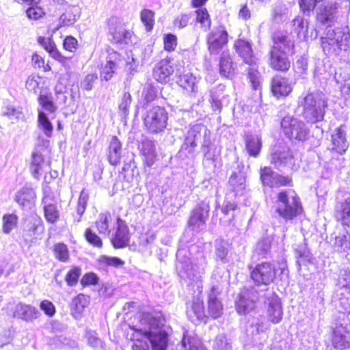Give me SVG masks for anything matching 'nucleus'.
I'll use <instances>...</instances> for the list:
<instances>
[{"label":"nucleus","mask_w":350,"mask_h":350,"mask_svg":"<svg viewBox=\"0 0 350 350\" xmlns=\"http://www.w3.org/2000/svg\"><path fill=\"white\" fill-rule=\"evenodd\" d=\"M133 350H166L170 327L160 312H143L139 321L129 327Z\"/></svg>","instance_id":"obj_1"},{"label":"nucleus","mask_w":350,"mask_h":350,"mask_svg":"<svg viewBox=\"0 0 350 350\" xmlns=\"http://www.w3.org/2000/svg\"><path fill=\"white\" fill-rule=\"evenodd\" d=\"M350 45L349 27L344 23H328L321 38L323 53L329 57H342Z\"/></svg>","instance_id":"obj_2"},{"label":"nucleus","mask_w":350,"mask_h":350,"mask_svg":"<svg viewBox=\"0 0 350 350\" xmlns=\"http://www.w3.org/2000/svg\"><path fill=\"white\" fill-rule=\"evenodd\" d=\"M201 143V150L204 154L206 163H213L215 157L217 148L211 139V131L202 124H194L187 131L182 149L185 150L190 154H193L198 143Z\"/></svg>","instance_id":"obj_3"},{"label":"nucleus","mask_w":350,"mask_h":350,"mask_svg":"<svg viewBox=\"0 0 350 350\" xmlns=\"http://www.w3.org/2000/svg\"><path fill=\"white\" fill-rule=\"evenodd\" d=\"M299 105L303 107V116L308 122L322 121L327 107V99L319 92H308L299 97Z\"/></svg>","instance_id":"obj_4"},{"label":"nucleus","mask_w":350,"mask_h":350,"mask_svg":"<svg viewBox=\"0 0 350 350\" xmlns=\"http://www.w3.org/2000/svg\"><path fill=\"white\" fill-rule=\"evenodd\" d=\"M275 205V211L286 220L293 219L302 212L299 197L291 189L279 192Z\"/></svg>","instance_id":"obj_5"},{"label":"nucleus","mask_w":350,"mask_h":350,"mask_svg":"<svg viewBox=\"0 0 350 350\" xmlns=\"http://www.w3.org/2000/svg\"><path fill=\"white\" fill-rule=\"evenodd\" d=\"M186 253L187 251L183 249L177 251L176 265L177 272L183 280L188 282L189 284L196 283L199 288L200 279L204 273V267L198 264H193L186 256Z\"/></svg>","instance_id":"obj_6"},{"label":"nucleus","mask_w":350,"mask_h":350,"mask_svg":"<svg viewBox=\"0 0 350 350\" xmlns=\"http://www.w3.org/2000/svg\"><path fill=\"white\" fill-rule=\"evenodd\" d=\"M234 49L243 61L252 66L248 71V78L252 88L258 90L260 87L261 79L259 72L254 68L258 59L254 55L251 43L249 41L239 39L235 42Z\"/></svg>","instance_id":"obj_7"},{"label":"nucleus","mask_w":350,"mask_h":350,"mask_svg":"<svg viewBox=\"0 0 350 350\" xmlns=\"http://www.w3.org/2000/svg\"><path fill=\"white\" fill-rule=\"evenodd\" d=\"M271 162L280 171H297L299 167L300 159L297 153L288 148L276 149L271 156Z\"/></svg>","instance_id":"obj_8"},{"label":"nucleus","mask_w":350,"mask_h":350,"mask_svg":"<svg viewBox=\"0 0 350 350\" xmlns=\"http://www.w3.org/2000/svg\"><path fill=\"white\" fill-rule=\"evenodd\" d=\"M167 119V113L165 109L154 106L147 109L144 123L149 132L157 133L163 131L166 127Z\"/></svg>","instance_id":"obj_9"},{"label":"nucleus","mask_w":350,"mask_h":350,"mask_svg":"<svg viewBox=\"0 0 350 350\" xmlns=\"http://www.w3.org/2000/svg\"><path fill=\"white\" fill-rule=\"evenodd\" d=\"M281 127L284 135L290 139L304 141L308 135V129L305 123L291 116L283 118Z\"/></svg>","instance_id":"obj_10"},{"label":"nucleus","mask_w":350,"mask_h":350,"mask_svg":"<svg viewBox=\"0 0 350 350\" xmlns=\"http://www.w3.org/2000/svg\"><path fill=\"white\" fill-rule=\"evenodd\" d=\"M210 203L206 199L198 203L191 213L188 221L189 228L193 232H199L206 228L209 216Z\"/></svg>","instance_id":"obj_11"},{"label":"nucleus","mask_w":350,"mask_h":350,"mask_svg":"<svg viewBox=\"0 0 350 350\" xmlns=\"http://www.w3.org/2000/svg\"><path fill=\"white\" fill-rule=\"evenodd\" d=\"M260 295L255 287L241 289L235 301L237 311L242 314L252 311Z\"/></svg>","instance_id":"obj_12"},{"label":"nucleus","mask_w":350,"mask_h":350,"mask_svg":"<svg viewBox=\"0 0 350 350\" xmlns=\"http://www.w3.org/2000/svg\"><path fill=\"white\" fill-rule=\"evenodd\" d=\"M275 267L269 262L258 264L251 272V277L257 284L268 286L271 284L276 275Z\"/></svg>","instance_id":"obj_13"},{"label":"nucleus","mask_w":350,"mask_h":350,"mask_svg":"<svg viewBox=\"0 0 350 350\" xmlns=\"http://www.w3.org/2000/svg\"><path fill=\"white\" fill-rule=\"evenodd\" d=\"M207 43L211 54H217L224 50L228 43V33L222 25L213 27L207 37Z\"/></svg>","instance_id":"obj_14"},{"label":"nucleus","mask_w":350,"mask_h":350,"mask_svg":"<svg viewBox=\"0 0 350 350\" xmlns=\"http://www.w3.org/2000/svg\"><path fill=\"white\" fill-rule=\"evenodd\" d=\"M221 292L219 284L213 285L208 292V312L213 319L219 318L223 313V305L219 298Z\"/></svg>","instance_id":"obj_15"},{"label":"nucleus","mask_w":350,"mask_h":350,"mask_svg":"<svg viewBox=\"0 0 350 350\" xmlns=\"http://www.w3.org/2000/svg\"><path fill=\"white\" fill-rule=\"evenodd\" d=\"M107 53L106 64L100 71V77L105 81L109 80L113 77L122 62L120 55L114 50L109 49Z\"/></svg>","instance_id":"obj_16"},{"label":"nucleus","mask_w":350,"mask_h":350,"mask_svg":"<svg viewBox=\"0 0 350 350\" xmlns=\"http://www.w3.org/2000/svg\"><path fill=\"white\" fill-rule=\"evenodd\" d=\"M176 70L170 58H165L158 62L153 69V77L160 83H167Z\"/></svg>","instance_id":"obj_17"},{"label":"nucleus","mask_w":350,"mask_h":350,"mask_svg":"<svg viewBox=\"0 0 350 350\" xmlns=\"http://www.w3.org/2000/svg\"><path fill=\"white\" fill-rule=\"evenodd\" d=\"M331 150L340 154H344L349 148V142L346 137L345 126L341 125L336 128L331 136Z\"/></svg>","instance_id":"obj_18"},{"label":"nucleus","mask_w":350,"mask_h":350,"mask_svg":"<svg viewBox=\"0 0 350 350\" xmlns=\"http://www.w3.org/2000/svg\"><path fill=\"white\" fill-rule=\"evenodd\" d=\"M267 304V314L269 320L273 323H278L282 319L283 312L279 297L273 293L265 301Z\"/></svg>","instance_id":"obj_19"},{"label":"nucleus","mask_w":350,"mask_h":350,"mask_svg":"<svg viewBox=\"0 0 350 350\" xmlns=\"http://www.w3.org/2000/svg\"><path fill=\"white\" fill-rule=\"evenodd\" d=\"M291 51L271 49L269 54L270 66L278 71H287L291 67V62L286 55Z\"/></svg>","instance_id":"obj_20"},{"label":"nucleus","mask_w":350,"mask_h":350,"mask_svg":"<svg viewBox=\"0 0 350 350\" xmlns=\"http://www.w3.org/2000/svg\"><path fill=\"white\" fill-rule=\"evenodd\" d=\"M116 231L111 239V242L116 248L126 247L129 242L130 234L125 222L120 218H116Z\"/></svg>","instance_id":"obj_21"},{"label":"nucleus","mask_w":350,"mask_h":350,"mask_svg":"<svg viewBox=\"0 0 350 350\" xmlns=\"http://www.w3.org/2000/svg\"><path fill=\"white\" fill-rule=\"evenodd\" d=\"M271 88L275 96H286L292 91L293 83L288 78L275 75L271 80Z\"/></svg>","instance_id":"obj_22"},{"label":"nucleus","mask_w":350,"mask_h":350,"mask_svg":"<svg viewBox=\"0 0 350 350\" xmlns=\"http://www.w3.org/2000/svg\"><path fill=\"white\" fill-rule=\"evenodd\" d=\"M273 45L271 49L292 51L294 42L291 36L285 31H278L272 36Z\"/></svg>","instance_id":"obj_23"},{"label":"nucleus","mask_w":350,"mask_h":350,"mask_svg":"<svg viewBox=\"0 0 350 350\" xmlns=\"http://www.w3.org/2000/svg\"><path fill=\"white\" fill-rule=\"evenodd\" d=\"M95 224L100 234L108 236L110 234L111 229L114 228L116 225V219H114L109 212L101 213Z\"/></svg>","instance_id":"obj_24"},{"label":"nucleus","mask_w":350,"mask_h":350,"mask_svg":"<svg viewBox=\"0 0 350 350\" xmlns=\"http://www.w3.org/2000/svg\"><path fill=\"white\" fill-rule=\"evenodd\" d=\"M44 217L49 223L54 224L59 219V212L57 206L54 202V199L47 195V191H44V196L42 199Z\"/></svg>","instance_id":"obj_25"},{"label":"nucleus","mask_w":350,"mask_h":350,"mask_svg":"<svg viewBox=\"0 0 350 350\" xmlns=\"http://www.w3.org/2000/svg\"><path fill=\"white\" fill-rule=\"evenodd\" d=\"M40 313L33 306L19 303L16 306L14 317L25 321H32L39 317Z\"/></svg>","instance_id":"obj_26"},{"label":"nucleus","mask_w":350,"mask_h":350,"mask_svg":"<svg viewBox=\"0 0 350 350\" xmlns=\"http://www.w3.org/2000/svg\"><path fill=\"white\" fill-rule=\"evenodd\" d=\"M109 31L114 42L128 44L131 41L133 33L126 30L122 23H111Z\"/></svg>","instance_id":"obj_27"},{"label":"nucleus","mask_w":350,"mask_h":350,"mask_svg":"<svg viewBox=\"0 0 350 350\" xmlns=\"http://www.w3.org/2000/svg\"><path fill=\"white\" fill-rule=\"evenodd\" d=\"M176 75H178V83L187 91L196 93L198 92V79L190 72L181 74L180 68L176 69Z\"/></svg>","instance_id":"obj_28"},{"label":"nucleus","mask_w":350,"mask_h":350,"mask_svg":"<svg viewBox=\"0 0 350 350\" xmlns=\"http://www.w3.org/2000/svg\"><path fill=\"white\" fill-rule=\"evenodd\" d=\"M36 198L34 190L29 187H23L15 196L16 202L23 208H31Z\"/></svg>","instance_id":"obj_29"},{"label":"nucleus","mask_w":350,"mask_h":350,"mask_svg":"<svg viewBox=\"0 0 350 350\" xmlns=\"http://www.w3.org/2000/svg\"><path fill=\"white\" fill-rule=\"evenodd\" d=\"M228 183L230 189L236 196L243 195L246 187L245 172L241 171L238 173L234 172L230 177Z\"/></svg>","instance_id":"obj_30"},{"label":"nucleus","mask_w":350,"mask_h":350,"mask_svg":"<svg viewBox=\"0 0 350 350\" xmlns=\"http://www.w3.org/2000/svg\"><path fill=\"white\" fill-rule=\"evenodd\" d=\"M336 217L343 226L350 227V196L338 204Z\"/></svg>","instance_id":"obj_31"},{"label":"nucleus","mask_w":350,"mask_h":350,"mask_svg":"<svg viewBox=\"0 0 350 350\" xmlns=\"http://www.w3.org/2000/svg\"><path fill=\"white\" fill-rule=\"evenodd\" d=\"M234 72V65L228 50H224L219 60V72L225 77H230Z\"/></svg>","instance_id":"obj_32"},{"label":"nucleus","mask_w":350,"mask_h":350,"mask_svg":"<svg viewBox=\"0 0 350 350\" xmlns=\"http://www.w3.org/2000/svg\"><path fill=\"white\" fill-rule=\"evenodd\" d=\"M182 347L185 350H206L196 334L189 331H185L183 334Z\"/></svg>","instance_id":"obj_33"},{"label":"nucleus","mask_w":350,"mask_h":350,"mask_svg":"<svg viewBox=\"0 0 350 350\" xmlns=\"http://www.w3.org/2000/svg\"><path fill=\"white\" fill-rule=\"evenodd\" d=\"M122 157V144L117 137H112L109 146L108 159L109 162L113 165H116L120 161Z\"/></svg>","instance_id":"obj_34"},{"label":"nucleus","mask_w":350,"mask_h":350,"mask_svg":"<svg viewBox=\"0 0 350 350\" xmlns=\"http://www.w3.org/2000/svg\"><path fill=\"white\" fill-rule=\"evenodd\" d=\"M336 14V7L333 4L321 5L317 11V20L319 22H329Z\"/></svg>","instance_id":"obj_35"},{"label":"nucleus","mask_w":350,"mask_h":350,"mask_svg":"<svg viewBox=\"0 0 350 350\" xmlns=\"http://www.w3.org/2000/svg\"><path fill=\"white\" fill-rule=\"evenodd\" d=\"M45 163L42 154L39 152H33L30 163V171L33 176L38 179L42 174Z\"/></svg>","instance_id":"obj_36"},{"label":"nucleus","mask_w":350,"mask_h":350,"mask_svg":"<svg viewBox=\"0 0 350 350\" xmlns=\"http://www.w3.org/2000/svg\"><path fill=\"white\" fill-rule=\"evenodd\" d=\"M271 253V240L265 238L257 242L253 254V258H267Z\"/></svg>","instance_id":"obj_37"},{"label":"nucleus","mask_w":350,"mask_h":350,"mask_svg":"<svg viewBox=\"0 0 350 350\" xmlns=\"http://www.w3.org/2000/svg\"><path fill=\"white\" fill-rule=\"evenodd\" d=\"M59 27V25L53 28L49 27L47 31V34L49 35L47 38L39 36L38 38V42L49 53L57 49L54 41L52 40V37L55 31L58 30Z\"/></svg>","instance_id":"obj_38"},{"label":"nucleus","mask_w":350,"mask_h":350,"mask_svg":"<svg viewBox=\"0 0 350 350\" xmlns=\"http://www.w3.org/2000/svg\"><path fill=\"white\" fill-rule=\"evenodd\" d=\"M39 4L35 3L27 8L25 14L29 20L38 21L43 19L46 16V12L44 8Z\"/></svg>","instance_id":"obj_39"},{"label":"nucleus","mask_w":350,"mask_h":350,"mask_svg":"<svg viewBox=\"0 0 350 350\" xmlns=\"http://www.w3.org/2000/svg\"><path fill=\"white\" fill-rule=\"evenodd\" d=\"M261 145V139L258 135L247 137L246 148L250 156L256 157L260 151Z\"/></svg>","instance_id":"obj_40"},{"label":"nucleus","mask_w":350,"mask_h":350,"mask_svg":"<svg viewBox=\"0 0 350 350\" xmlns=\"http://www.w3.org/2000/svg\"><path fill=\"white\" fill-rule=\"evenodd\" d=\"M296 258H297V263L299 265V267L301 266V264H304L305 262H310L311 260V254L309 252L307 244L304 241L297 245V247L295 249Z\"/></svg>","instance_id":"obj_41"},{"label":"nucleus","mask_w":350,"mask_h":350,"mask_svg":"<svg viewBox=\"0 0 350 350\" xmlns=\"http://www.w3.org/2000/svg\"><path fill=\"white\" fill-rule=\"evenodd\" d=\"M310 23H298L297 25V35L299 38L304 39H313L316 38L318 36V31L314 25L310 26Z\"/></svg>","instance_id":"obj_42"},{"label":"nucleus","mask_w":350,"mask_h":350,"mask_svg":"<svg viewBox=\"0 0 350 350\" xmlns=\"http://www.w3.org/2000/svg\"><path fill=\"white\" fill-rule=\"evenodd\" d=\"M97 263L99 268L105 269L107 267H120L124 265V261L118 257L102 256L97 259Z\"/></svg>","instance_id":"obj_43"},{"label":"nucleus","mask_w":350,"mask_h":350,"mask_svg":"<svg viewBox=\"0 0 350 350\" xmlns=\"http://www.w3.org/2000/svg\"><path fill=\"white\" fill-rule=\"evenodd\" d=\"M213 350H233L230 340L224 334L217 335L213 342Z\"/></svg>","instance_id":"obj_44"},{"label":"nucleus","mask_w":350,"mask_h":350,"mask_svg":"<svg viewBox=\"0 0 350 350\" xmlns=\"http://www.w3.org/2000/svg\"><path fill=\"white\" fill-rule=\"evenodd\" d=\"M38 122L44 135L49 137H51L53 134V126L44 112L41 111H39Z\"/></svg>","instance_id":"obj_45"},{"label":"nucleus","mask_w":350,"mask_h":350,"mask_svg":"<svg viewBox=\"0 0 350 350\" xmlns=\"http://www.w3.org/2000/svg\"><path fill=\"white\" fill-rule=\"evenodd\" d=\"M229 251V244L228 242L220 240L217 241L215 245V254L217 260L222 262H227V256Z\"/></svg>","instance_id":"obj_46"},{"label":"nucleus","mask_w":350,"mask_h":350,"mask_svg":"<svg viewBox=\"0 0 350 350\" xmlns=\"http://www.w3.org/2000/svg\"><path fill=\"white\" fill-rule=\"evenodd\" d=\"M142 152L145 157V162L148 166L153 165L155 159V148L152 142H146L142 145Z\"/></svg>","instance_id":"obj_47"},{"label":"nucleus","mask_w":350,"mask_h":350,"mask_svg":"<svg viewBox=\"0 0 350 350\" xmlns=\"http://www.w3.org/2000/svg\"><path fill=\"white\" fill-rule=\"evenodd\" d=\"M332 343L335 348L343 349L349 346L346 336L340 331L334 330L332 336Z\"/></svg>","instance_id":"obj_48"},{"label":"nucleus","mask_w":350,"mask_h":350,"mask_svg":"<svg viewBox=\"0 0 350 350\" xmlns=\"http://www.w3.org/2000/svg\"><path fill=\"white\" fill-rule=\"evenodd\" d=\"M17 217L13 214L5 215L3 217V231L5 234L10 233L16 226Z\"/></svg>","instance_id":"obj_49"},{"label":"nucleus","mask_w":350,"mask_h":350,"mask_svg":"<svg viewBox=\"0 0 350 350\" xmlns=\"http://www.w3.org/2000/svg\"><path fill=\"white\" fill-rule=\"evenodd\" d=\"M81 274V269L78 267H72L65 276V280L68 286H73L77 284Z\"/></svg>","instance_id":"obj_50"},{"label":"nucleus","mask_w":350,"mask_h":350,"mask_svg":"<svg viewBox=\"0 0 350 350\" xmlns=\"http://www.w3.org/2000/svg\"><path fill=\"white\" fill-rule=\"evenodd\" d=\"M276 173L273 172L270 167H265L260 170V179L263 185L273 187V180Z\"/></svg>","instance_id":"obj_51"},{"label":"nucleus","mask_w":350,"mask_h":350,"mask_svg":"<svg viewBox=\"0 0 350 350\" xmlns=\"http://www.w3.org/2000/svg\"><path fill=\"white\" fill-rule=\"evenodd\" d=\"M337 285L340 288H344L349 291L350 293V270L342 269L340 271L338 278L337 280Z\"/></svg>","instance_id":"obj_52"},{"label":"nucleus","mask_w":350,"mask_h":350,"mask_svg":"<svg viewBox=\"0 0 350 350\" xmlns=\"http://www.w3.org/2000/svg\"><path fill=\"white\" fill-rule=\"evenodd\" d=\"M335 247H338L340 252H345L350 250V236L345 234H339L336 236L334 241Z\"/></svg>","instance_id":"obj_53"},{"label":"nucleus","mask_w":350,"mask_h":350,"mask_svg":"<svg viewBox=\"0 0 350 350\" xmlns=\"http://www.w3.org/2000/svg\"><path fill=\"white\" fill-rule=\"evenodd\" d=\"M3 116H8L11 120H17L23 117V113L19 107H14L8 105L2 111Z\"/></svg>","instance_id":"obj_54"},{"label":"nucleus","mask_w":350,"mask_h":350,"mask_svg":"<svg viewBox=\"0 0 350 350\" xmlns=\"http://www.w3.org/2000/svg\"><path fill=\"white\" fill-rule=\"evenodd\" d=\"M132 98L130 93L124 92L119 104V110L125 118L127 117L129 113V107Z\"/></svg>","instance_id":"obj_55"},{"label":"nucleus","mask_w":350,"mask_h":350,"mask_svg":"<svg viewBox=\"0 0 350 350\" xmlns=\"http://www.w3.org/2000/svg\"><path fill=\"white\" fill-rule=\"evenodd\" d=\"M39 103L44 109L46 111L53 113L56 110V107L55 106L51 96L46 94H40L39 98Z\"/></svg>","instance_id":"obj_56"},{"label":"nucleus","mask_w":350,"mask_h":350,"mask_svg":"<svg viewBox=\"0 0 350 350\" xmlns=\"http://www.w3.org/2000/svg\"><path fill=\"white\" fill-rule=\"evenodd\" d=\"M164 49L168 52L175 50L177 46V38L172 33H166L163 36Z\"/></svg>","instance_id":"obj_57"},{"label":"nucleus","mask_w":350,"mask_h":350,"mask_svg":"<svg viewBox=\"0 0 350 350\" xmlns=\"http://www.w3.org/2000/svg\"><path fill=\"white\" fill-rule=\"evenodd\" d=\"M80 14L78 9L71 8L66 10L61 16L62 22H75L79 18Z\"/></svg>","instance_id":"obj_58"},{"label":"nucleus","mask_w":350,"mask_h":350,"mask_svg":"<svg viewBox=\"0 0 350 350\" xmlns=\"http://www.w3.org/2000/svg\"><path fill=\"white\" fill-rule=\"evenodd\" d=\"M54 253L55 257L61 261H66L69 256L67 246L64 243L55 245Z\"/></svg>","instance_id":"obj_59"},{"label":"nucleus","mask_w":350,"mask_h":350,"mask_svg":"<svg viewBox=\"0 0 350 350\" xmlns=\"http://www.w3.org/2000/svg\"><path fill=\"white\" fill-rule=\"evenodd\" d=\"M85 237L87 241L94 247H101L103 242L101 239L94 232L92 229L88 228L85 232Z\"/></svg>","instance_id":"obj_60"},{"label":"nucleus","mask_w":350,"mask_h":350,"mask_svg":"<svg viewBox=\"0 0 350 350\" xmlns=\"http://www.w3.org/2000/svg\"><path fill=\"white\" fill-rule=\"evenodd\" d=\"M192 312L198 320H202L204 317V310L203 303L200 301H196L193 303L191 311Z\"/></svg>","instance_id":"obj_61"},{"label":"nucleus","mask_w":350,"mask_h":350,"mask_svg":"<svg viewBox=\"0 0 350 350\" xmlns=\"http://www.w3.org/2000/svg\"><path fill=\"white\" fill-rule=\"evenodd\" d=\"M40 308L49 317H53L56 311L54 304L49 300H43Z\"/></svg>","instance_id":"obj_62"},{"label":"nucleus","mask_w":350,"mask_h":350,"mask_svg":"<svg viewBox=\"0 0 350 350\" xmlns=\"http://www.w3.org/2000/svg\"><path fill=\"white\" fill-rule=\"evenodd\" d=\"M98 278L94 273H88L85 274L81 280V284L83 286L95 285L98 283Z\"/></svg>","instance_id":"obj_63"},{"label":"nucleus","mask_w":350,"mask_h":350,"mask_svg":"<svg viewBox=\"0 0 350 350\" xmlns=\"http://www.w3.org/2000/svg\"><path fill=\"white\" fill-rule=\"evenodd\" d=\"M63 45L65 50L74 52L77 49L78 42L74 37L70 36L66 37Z\"/></svg>","instance_id":"obj_64"}]
</instances>
